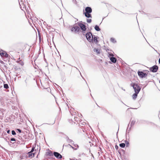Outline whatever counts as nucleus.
<instances>
[{"instance_id": "f257e3e1", "label": "nucleus", "mask_w": 160, "mask_h": 160, "mask_svg": "<svg viewBox=\"0 0 160 160\" xmlns=\"http://www.w3.org/2000/svg\"><path fill=\"white\" fill-rule=\"evenodd\" d=\"M85 11V12H84L85 16L88 18H92L91 14H90L92 11V8L90 7H87L86 8Z\"/></svg>"}, {"instance_id": "f03ea898", "label": "nucleus", "mask_w": 160, "mask_h": 160, "mask_svg": "<svg viewBox=\"0 0 160 160\" xmlns=\"http://www.w3.org/2000/svg\"><path fill=\"white\" fill-rule=\"evenodd\" d=\"M131 86L133 87L135 92L139 93L141 89V88L137 84L132 83L131 84Z\"/></svg>"}, {"instance_id": "7ed1b4c3", "label": "nucleus", "mask_w": 160, "mask_h": 160, "mask_svg": "<svg viewBox=\"0 0 160 160\" xmlns=\"http://www.w3.org/2000/svg\"><path fill=\"white\" fill-rule=\"evenodd\" d=\"M86 38L87 40L90 42H93V37L92 33L88 32L86 34Z\"/></svg>"}, {"instance_id": "20e7f679", "label": "nucleus", "mask_w": 160, "mask_h": 160, "mask_svg": "<svg viewBox=\"0 0 160 160\" xmlns=\"http://www.w3.org/2000/svg\"><path fill=\"white\" fill-rule=\"evenodd\" d=\"M71 31L75 33H78L80 30V28L78 26L74 25L71 29Z\"/></svg>"}, {"instance_id": "39448f33", "label": "nucleus", "mask_w": 160, "mask_h": 160, "mask_svg": "<svg viewBox=\"0 0 160 160\" xmlns=\"http://www.w3.org/2000/svg\"><path fill=\"white\" fill-rule=\"evenodd\" d=\"M20 8L21 9L23 10V9L25 8V0H18Z\"/></svg>"}, {"instance_id": "423d86ee", "label": "nucleus", "mask_w": 160, "mask_h": 160, "mask_svg": "<svg viewBox=\"0 0 160 160\" xmlns=\"http://www.w3.org/2000/svg\"><path fill=\"white\" fill-rule=\"evenodd\" d=\"M0 55L1 57H4L6 58H8L10 57V55L8 54L6 52L2 50H0Z\"/></svg>"}, {"instance_id": "0eeeda50", "label": "nucleus", "mask_w": 160, "mask_h": 160, "mask_svg": "<svg viewBox=\"0 0 160 160\" xmlns=\"http://www.w3.org/2000/svg\"><path fill=\"white\" fill-rule=\"evenodd\" d=\"M158 69V67L157 65H155L150 68L149 70L153 72H156L157 71Z\"/></svg>"}, {"instance_id": "6e6552de", "label": "nucleus", "mask_w": 160, "mask_h": 160, "mask_svg": "<svg viewBox=\"0 0 160 160\" xmlns=\"http://www.w3.org/2000/svg\"><path fill=\"white\" fill-rule=\"evenodd\" d=\"M138 76H139L140 78H142L145 77L147 76V74L144 73L142 71H138Z\"/></svg>"}, {"instance_id": "1a4fd4ad", "label": "nucleus", "mask_w": 160, "mask_h": 160, "mask_svg": "<svg viewBox=\"0 0 160 160\" xmlns=\"http://www.w3.org/2000/svg\"><path fill=\"white\" fill-rule=\"evenodd\" d=\"M78 26L79 27L80 29H82L83 31H85L86 30V26L82 23H78Z\"/></svg>"}, {"instance_id": "9d476101", "label": "nucleus", "mask_w": 160, "mask_h": 160, "mask_svg": "<svg viewBox=\"0 0 160 160\" xmlns=\"http://www.w3.org/2000/svg\"><path fill=\"white\" fill-rule=\"evenodd\" d=\"M53 155L57 158L61 159L62 158V156L58 152H54Z\"/></svg>"}, {"instance_id": "9b49d317", "label": "nucleus", "mask_w": 160, "mask_h": 160, "mask_svg": "<svg viewBox=\"0 0 160 160\" xmlns=\"http://www.w3.org/2000/svg\"><path fill=\"white\" fill-rule=\"evenodd\" d=\"M27 154L28 155V158H32L34 157V153L31 152H29L27 153Z\"/></svg>"}, {"instance_id": "f8f14e48", "label": "nucleus", "mask_w": 160, "mask_h": 160, "mask_svg": "<svg viewBox=\"0 0 160 160\" xmlns=\"http://www.w3.org/2000/svg\"><path fill=\"white\" fill-rule=\"evenodd\" d=\"M110 59L111 61L114 63H116L117 61V59L115 57H111L110 58Z\"/></svg>"}, {"instance_id": "ddd939ff", "label": "nucleus", "mask_w": 160, "mask_h": 160, "mask_svg": "<svg viewBox=\"0 0 160 160\" xmlns=\"http://www.w3.org/2000/svg\"><path fill=\"white\" fill-rule=\"evenodd\" d=\"M106 51L108 52V57L111 56L112 57H113L114 56V55L112 53V52H109V49H107L106 50Z\"/></svg>"}, {"instance_id": "4468645a", "label": "nucleus", "mask_w": 160, "mask_h": 160, "mask_svg": "<svg viewBox=\"0 0 160 160\" xmlns=\"http://www.w3.org/2000/svg\"><path fill=\"white\" fill-rule=\"evenodd\" d=\"M4 111L2 108H0V117L2 118L3 117V112Z\"/></svg>"}, {"instance_id": "2eb2a0df", "label": "nucleus", "mask_w": 160, "mask_h": 160, "mask_svg": "<svg viewBox=\"0 0 160 160\" xmlns=\"http://www.w3.org/2000/svg\"><path fill=\"white\" fill-rule=\"evenodd\" d=\"M135 122V121L134 120H132L131 123V127H132V126L134 125ZM131 127L128 130V133L130 131V129Z\"/></svg>"}, {"instance_id": "dca6fc26", "label": "nucleus", "mask_w": 160, "mask_h": 160, "mask_svg": "<svg viewBox=\"0 0 160 160\" xmlns=\"http://www.w3.org/2000/svg\"><path fill=\"white\" fill-rule=\"evenodd\" d=\"M138 93L135 92V93H134L132 95V98L133 99L135 100L136 99V98H137V97L138 94Z\"/></svg>"}, {"instance_id": "f3484780", "label": "nucleus", "mask_w": 160, "mask_h": 160, "mask_svg": "<svg viewBox=\"0 0 160 160\" xmlns=\"http://www.w3.org/2000/svg\"><path fill=\"white\" fill-rule=\"evenodd\" d=\"M93 41H94V42L96 44H98V42L97 38L96 37H94V38H93Z\"/></svg>"}, {"instance_id": "a211bd4d", "label": "nucleus", "mask_w": 160, "mask_h": 160, "mask_svg": "<svg viewBox=\"0 0 160 160\" xmlns=\"http://www.w3.org/2000/svg\"><path fill=\"white\" fill-rule=\"evenodd\" d=\"M94 28L95 30L97 31H100V29L99 28V26L97 25L95 26Z\"/></svg>"}, {"instance_id": "6ab92c4d", "label": "nucleus", "mask_w": 160, "mask_h": 160, "mask_svg": "<svg viewBox=\"0 0 160 160\" xmlns=\"http://www.w3.org/2000/svg\"><path fill=\"white\" fill-rule=\"evenodd\" d=\"M47 155L49 156H52L53 155L52 152L51 151L48 152H46Z\"/></svg>"}, {"instance_id": "aec40b11", "label": "nucleus", "mask_w": 160, "mask_h": 160, "mask_svg": "<svg viewBox=\"0 0 160 160\" xmlns=\"http://www.w3.org/2000/svg\"><path fill=\"white\" fill-rule=\"evenodd\" d=\"M28 86L27 82L26 80L25 81V83L23 84V86L24 87H28Z\"/></svg>"}, {"instance_id": "412c9836", "label": "nucleus", "mask_w": 160, "mask_h": 160, "mask_svg": "<svg viewBox=\"0 0 160 160\" xmlns=\"http://www.w3.org/2000/svg\"><path fill=\"white\" fill-rule=\"evenodd\" d=\"M94 51L96 52L98 54L100 53V50L97 48H95L94 49Z\"/></svg>"}, {"instance_id": "4be33fe9", "label": "nucleus", "mask_w": 160, "mask_h": 160, "mask_svg": "<svg viewBox=\"0 0 160 160\" xmlns=\"http://www.w3.org/2000/svg\"><path fill=\"white\" fill-rule=\"evenodd\" d=\"M120 146L122 148H124L125 146V144L124 143H121L119 144Z\"/></svg>"}, {"instance_id": "5701e85b", "label": "nucleus", "mask_w": 160, "mask_h": 160, "mask_svg": "<svg viewBox=\"0 0 160 160\" xmlns=\"http://www.w3.org/2000/svg\"><path fill=\"white\" fill-rule=\"evenodd\" d=\"M110 41L111 42L113 43H115L116 42L115 39L113 38H111L110 39Z\"/></svg>"}, {"instance_id": "b1692460", "label": "nucleus", "mask_w": 160, "mask_h": 160, "mask_svg": "<svg viewBox=\"0 0 160 160\" xmlns=\"http://www.w3.org/2000/svg\"><path fill=\"white\" fill-rule=\"evenodd\" d=\"M4 88L5 89H8L9 88L8 85L7 84H4Z\"/></svg>"}, {"instance_id": "393cba45", "label": "nucleus", "mask_w": 160, "mask_h": 160, "mask_svg": "<svg viewBox=\"0 0 160 160\" xmlns=\"http://www.w3.org/2000/svg\"><path fill=\"white\" fill-rule=\"evenodd\" d=\"M125 144H126V147H128L129 145V142L127 140H125Z\"/></svg>"}, {"instance_id": "a878e982", "label": "nucleus", "mask_w": 160, "mask_h": 160, "mask_svg": "<svg viewBox=\"0 0 160 160\" xmlns=\"http://www.w3.org/2000/svg\"><path fill=\"white\" fill-rule=\"evenodd\" d=\"M72 144L75 147H76V148H75V149H77V148L78 147V146L77 144H74V143H72Z\"/></svg>"}, {"instance_id": "bb28decb", "label": "nucleus", "mask_w": 160, "mask_h": 160, "mask_svg": "<svg viewBox=\"0 0 160 160\" xmlns=\"http://www.w3.org/2000/svg\"><path fill=\"white\" fill-rule=\"evenodd\" d=\"M87 21L88 23H91L92 22V20L91 19H87Z\"/></svg>"}, {"instance_id": "cd10ccee", "label": "nucleus", "mask_w": 160, "mask_h": 160, "mask_svg": "<svg viewBox=\"0 0 160 160\" xmlns=\"http://www.w3.org/2000/svg\"><path fill=\"white\" fill-rule=\"evenodd\" d=\"M67 142H69V143H72V142H73V141L71 139H68L67 141Z\"/></svg>"}, {"instance_id": "c85d7f7f", "label": "nucleus", "mask_w": 160, "mask_h": 160, "mask_svg": "<svg viewBox=\"0 0 160 160\" xmlns=\"http://www.w3.org/2000/svg\"><path fill=\"white\" fill-rule=\"evenodd\" d=\"M12 135H15L16 134V133L14 130H12Z\"/></svg>"}, {"instance_id": "c756f323", "label": "nucleus", "mask_w": 160, "mask_h": 160, "mask_svg": "<svg viewBox=\"0 0 160 160\" xmlns=\"http://www.w3.org/2000/svg\"><path fill=\"white\" fill-rule=\"evenodd\" d=\"M34 149H35V147H33L32 148L31 151L30 152H32L34 151Z\"/></svg>"}, {"instance_id": "7c9ffc66", "label": "nucleus", "mask_w": 160, "mask_h": 160, "mask_svg": "<svg viewBox=\"0 0 160 160\" xmlns=\"http://www.w3.org/2000/svg\"><path fill=\"white\" fill-rule=\"evenodd\" d=\"M10 141H16V139L14 138H12L10 139Z\"/></svg>"}, {"instance_id": "2f4dec72", "label": "nucleus", "mask_w": 160, "mask_h": 160, "mask_svg": "<svg viewBox=\"0 0 160 160\" xmlns=\"http://www.w3.org/2000/svg\"><path fill=\"white\" fill-rule=\"evenodd\" d=\"M17 130L19 132L21 133V130L19 129H17Z\"/></svg>"}, {"instance_id": "473e14b6", "label": "nucleus", "mask_w": 160, "mask_h": 160, "mask_svg": "<svg viewBox=\"0 0 160 160\" xmlns=\"http://www.w3.org/2000/svg\"><path fill=\"white\" fill-rule=\"evenodd\" d=\"M67 141L68 139H69V138L68 137V136H66V138H65Z\"/></svg>"}, {"instance_id": "72a5a7b5", "label": "nucleus", "mask_w": 160, "mask_h": 160, "mask_svg": "<svg viewBox=\"0 0 160 160\" xmlns=\"http://www.w3.org/2000/svg\"><path fill=\"white\" fill-rule=\"evenodd\" d=\"M74 119H75V120L76 121H77V119H78V118L77 117H75V118H74ZM78 121V120H77V121Z\"/></svg>"}, {"instance_id": "f704fd0d", "label": "nucleus", "mask_w": 160, "mask_h": 160, "mask_svg": "<svg viewBox=\"0 0 160 160\" xmlns=\"http://www.w3.org/2000/svg\"><path fill=\"white\" fill-rule=\"evenodd\" d=\"M7 132V133L9 134L10 133V130H8Z\"/></svg>"}, {"instance_id": "c9c22d12", "label": "nucleus", "mask_w": 160, "mask_h": 160, "mask_svg": "<svg viewBox=\"0 0 160 160\" xmlns=\"http://www.w3.org/2000/svg\"><path fill=\"white\" fill-rule=\"evenodd\" d=\"M115 148H116V149H118V146H117V145H116L115 146Z\"/></svg>"}, {"instance_id": "e433bc0d", "label": "nucleus", "mask_w": 160, "mask_h": 160, "mask_svg": "<svg viewBox=\"0 0 160 160\" xmlns=\"http://www.w3.org/2000/svg\"><path fill=\"white\" fill-rule=\"evenodd\" d=\"M72 0V1L73 2H76V0Z\"/></svg>"}, {"instance_id": "4c0bfd02", "label": "nucleus", "mask_w": 160, "mask_h": 160, "mask_svg": "<svg viewBox=\"0 0 160 160\" xmlns=\"http://www.w3.org/2000/svg\"><path fill=\"white\" fill-rule=\"evenodd\" d=\"M72 148H73L72 146L71 145H70L69 144H68Z\"/></svg>"}, {"instance_id": "58836bf2", "label": "nucleus", "mask_w": 160, "mask_h": 160, "mask_svg": "<svg viewBox=\"0 0 160 160\" xmlns=\"http://www.w3.org/2000/svg\"><path fill=\"white\" fill-rule=\"evenodd\" d=\"M159 63L160 64V58L159 59Z\"/></svg>"}, {"instance_id": "ea45409f", "label": "nucleus", "mask_w": 160, "mask_h": 160, "mask_svg": "<svg viewBox=\"0 0 160 160\" xmlns=\"http://www.w3.org/2000/svg\"><path fill=\"white\" fill-rule=\"evenodd\" d=\"M12 147H17V146H12Z\"/></svg>"}, {"instance_id": "a19ab883", "label": "nucleus", "mask_w": 160, "mask_h": 160, "mask_svg": "<svg viewBox=\"0 0 160 160\" xmlns=\"http://www.w3.org/2000/svg\"><path fill=\"white\" fill-rule=\"evenodd\" d=\"M84 124H86V123H85V122H84V123H82V124L84 125Z\"/></svg>"}, {"instance_id": "79ce46f5", "label": "nucleus", "mask_w": 160, "mask_h": 160, "mask_svg": "<svg viewBox=\"0 0 160 160\" xmlns=\"http://www.w3.org/2000/svg\"><path fill=\"white\" fill-rule=\"evenodd\" d=\"M80 122H81V123H82V120H81V121H80Z\"/></svg>"}, {"instance_id": "37998d69", "label": "nucleus", "mask_w": 160, "mask_h": 160, "mask_svg": "<svg viewBox=\"0 0 160 160\" xmlns=\"http://www.w3.org/2000/svg\"><path fill=\"white\" fill-rule=\"evenodd\" d=\"M23 65V63L22 64V65Z\"/></svg>"}, {"instance_id": "c03bdc74", "label": "nucleus", "mask_w": 160, "mask_h": 160, "mask_svg": "<svg viewBox=\"0 0 160 160\" xmlns=\"http://www.w3.org/2000/svg\"><path fill=\"white\" fill-rule=\"evenodd\" d=\"M128 128H127V130H128Z\"/></svg>"}, {"instance_id": "a18cd8bd", "label": "nucleus", "mask_w": 160, "mask_h": 160, "mask_svg": "<svg viewBox=\"0 0 160 160\" xmlns=\"http://www.w3.org/2000/svg\"><path fill=\"white\" fill-rule=\"evenodd\" d=\"M159 82L160 83V80L159 81Z\"/></svg>"}]
</instances>
